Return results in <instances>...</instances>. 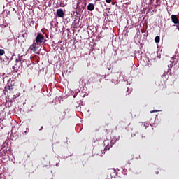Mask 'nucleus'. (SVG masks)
<instances>
[{
	"label": "nucleus",
	"instance_id": "nucleus-12",
	"mask_svg": "<svg viewBox=\"0 0 179 179\" xmlns=\"http://www.w3.org/2000/svg\"><path fill=\"white\" fill-rule=\"evenodd\" d=\"M106 3H110L112 2V0H105Z\"/></svg>",
	"mask_w": 179,
	"mask_h": 179
},
{
	"label": "nucleus",
	"instance_id": "nucleus-6",
	"mask_svg": "<svg viewBox=\"0 0 179 179\" xmlns=\"http://www.w3.org/2000/svg\"><path fill=\"white\" fill-rule=\"evenodd\" d=\"M8 90L10 92H13V89H14V85L10 84L9 85H8Z\"/></svg>",
	"mask_w": 179,
	"mask_h": 179
},
{
	"label": "nucleus",
	"instance_id": "nucleus-16",
	"mask_svg": "<svg viewBox=\"0 0 179 179\" xmlns=\"http://www.w3.org/2000/svg\"><path fill=\"white\" fill-rule=\"evenodd\" d=\"M160 1V0H156V2L157 3H158V2H159Z\"/></svg>",
	"mask_w": 179,
	"mask_h": 179
},
{
	"label": "nucleus",
	"instance_id": "nucleus-15",
	"mask_svg": "<svg viewBox=\"0 0 179 179\" xmlns=\"http://www.w3.org/2000/svg\"><path fill=\"white\" fill-rule=\"evenodd\" d=\"M178 24L177 25V29L179 30V22L178 23Z\"/></svg>",
	"mask_w": 179,
	"mask_h": 179
},
{
	"label": "nucleus",
	"instance_id": "nucleus-5",
	"mask_svg": "<svg viewBox=\"0 0 179 179\" xmlns=\"http://www.w3.org/2000/svg\"><path fill=\"white\" fill-rule=\"evenodd\" d=\"M95 8V6L93 3L88 4V6L87 7V9L90 11H93Z\"/></svg>",
	"mask_w": 179,
	"mask_h": 179
},
{
	"label": "nucleus",
	"instance_id": "nucleus-3",
	"mask_svg": "<svg viewBox=\"0 0 179 179\" xmlns=\"http://www.w3.org/2000/svg\"><path fill=\"white\" fill-rule=\"evenodd\" d=\"M56 14L57 15V17H59L60 18H63L65 15V13H64V11L62 9H58L56 11Z\"/></svg>",
	"mask_w": 179,
	"mask_h": 179
},
{
	"label": "nucleus",
	"instance_id": "nucleus-18",
	"mask_svg": "<svg viewBox=\"0 0 179 179\" xmlns=\"http://www.w3.org/2000/svg\"><path fill=\"white\" fill-rule=\"evenodd\" d=\"M156 174H159V172H157Z\"/></svg>",
	"mask_w": 179,
	"mask_h": 179
},
{
	"label": "nucleus",
	"instance_id": "nucleus-10",
	"mask_svg": "<svg viewBox=\"0 0 179 179\" xmlns=\"http://www.w3.org/2000/svg\"><path fill=\"white\" fill-rule=\"evenodd\" d=\"M5 54V51L3 49H0V56H3Z\"/></svg>",
	"mask_w": 179,
	"mask_h": 179
},
{
	"label": "nucleus",
	"instance_id": "nucleus-8",
	"mask_svg": "<svg viewBox=\"0 0 179 179\" xmlns=\"http://www.w3.org/2000/svg\"><path fill=\"white\" fill-rule=\"evenodd\" d=\"M155 42L156 43H159V42H160V36H156V37L155 38Z\"/></svg>",
	"mask_w": 179,
	"mask_h": 179
},
{
	"label": "nucleus",
	"instance_id": "nucleus-9",
	"mask_svg": "<svg viewBox=\"0 0 179 179\" xmlns=\"http://www.w3.org/2000/svg\"><path fill=\"white\" fill-rule=\"evenodd\" d=\"M173 62L170 61V64L168 65L169 70H170L171 68H173Z\"/></svg>",
	"mask_w": 179,
	"mask_h": 179
},
{
	"label": "nucleus",
	"instance_id": "nucleus-4",
	"mask_svg": "<svg viewBox=\"0 0 179 179\" xmlns=\"http://www.w3.org/2000/svg\"><path fill=\"white\" fill-rule=\"evenodd\" d=\"M171 18L172 22H173L174 24H177L178 23H179V20L176 15H172Z\"/></svg>",
	"mask_w": 179,
	"mask_h": 179
},
{
	"label": "nucleus",
	"instance_id": "nucleus-14",
	"mask_svg": "<svg viewBox=\"0 0 179 179\" xmlns=\"http://www.w3.org/2000/svg\"><path fill=\"white\" fill-rule=\"evenodd\" d=\"M155 112H158V110H152V111H150V113H155Z\"/></svg>",
	"mask_w": 179,
	"mask_h": 179
},
{
	"label": "nucleus",
	"instance_id": "nucleus-2",
	"mask_svg": "<svg viewBox=\"0 0 179 179\" xmlns=\"http://www.w3.org/2000/svg\"><path fill=\"white\" fill-rule=\"evenodd\" d=\"M38 47H37V43L34 41V43L30 46L29 50L36 53V51L38 50Z\"/></svg>",
	"mask_w": 179,
	"mask_h": 179
},
{
	"label": "nucleus",
	"instance_id": "nucleus-19",
	"mask_svg": "<svg viewBox=\"0 0 179 179\" xmlns=\"http://www.w3.org/2000/svg\"><path fill=\"white\" fill-rule=\"evenodd\" d=\"M17 62V59H16Z\"/></svg>",
	"mask_w": 179,
	"mask_h": 179
},
{
	"label": "nucleus",
	"instance_id": "nucleus-17",
	"mask_svg": "<svg viewBox=\"0 0 179 179\" xmlns=\"http://www.w3.org/2000/svg\"><path fill=\"white\" fill-rule=\"evenodd\" d=\"M172 60H175V57H172Z\"/></svg>",
	"mask_w": 179,
	"mask_h": 179
},
{
	"label": "nucleus",
	"instance_id": "nucleus-7",
	"mask_svg": "<svg viewBox=\"0 0 179 179\" xmlns=\"http://www.w3.org/2000/svg\"><path fill=\"white\" fill-rule=\"evenodd\" d=\"M111 147H112V144L108 143V144L105 146L104 150H109Z\"/></svg>",
	"mask_w": 179,
	"mask_h": 179
},
{
	"label": "nucleus",
	"instance_id": "nucleus-13",
	"mask_svg": "<svg viewBox=\"0 0 179 179\" xmlns=\"http://www.w3.org/2000/svg\"><path fill=\"white\" fill-rule=\"evenodd\" d=\"M128 92H129V90H127L126 92H125V94H124L125 96L128 95V94H127Z\"/></svg>",
	"mask_w": 179,
	"mask_h": 179
},
{
	"label": "nucleus",
	"instance_id": "nucleus-11",
	"mask_svg": "<svg viewBox=\"0 0 179 179\" xmlns=\"http://www.w3.org/2000/svg\"><path fill=\"white\" fill-rule=\"evenodd\" d=\"M21 66H22V67H25L27 66L24 61H23V62L21 63Z\"/></svg>",
	"mask_w": 179,
	"mask_h": 179
},
{
	"label": "nucleus",
	"instance_id": "nucleus-1",
	"mask_svg": "<svg viewBox=\"0 0 179 179\" xmlns=\"http://www.w3.org/2000/svg\"><path fill=\"white\" fill-rule=\"evenodd\" d=\"M45 37L42 34H38L36 38V43H42L43 42Z\"/></svg>",
	"mask_w": 179,
	"mask_h": 179
}]
</instances>
